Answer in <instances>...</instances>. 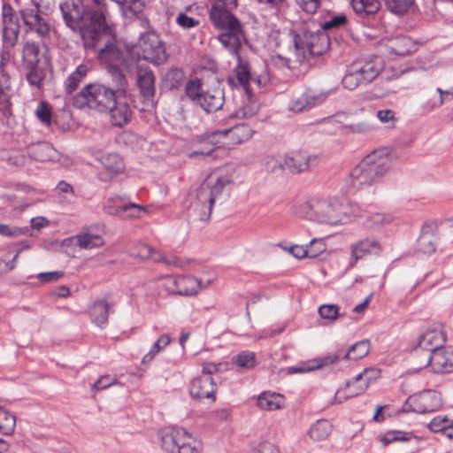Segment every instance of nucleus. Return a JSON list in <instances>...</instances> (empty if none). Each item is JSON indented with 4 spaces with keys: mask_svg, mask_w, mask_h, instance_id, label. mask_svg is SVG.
Segmentation results:
<instances>
[{
    "mask_svg": "<svg viewBox=\"0 0 453 453\" xmlns=\"http://www.w3.org/2000/svg\"><path fill=\"white\" fill-rule=\"evenodd\" d=\"M435 236L430 232L423 231L418 238V248L426 254H430L435 250Z\"/></svg>",
    "mask_w": 453,
    "mask_h": 453,
    "instance_id": "5fc2aeb1",
    "label": "nucleus"
},
{
    "mask_svg": "<svg viewBox=\"0 0 453 453\" xmlns=\"http://www.w3.org/2000/svg\"><path fill=\"white\" fill-rule=\"evenodd\" d=\"M314 24L303 28L294 37V50L281 57L288 66L301 63L308 55L319 56L326 52L329 47V38L322 31H319Z\"/></svg>",
    "mask_w": 453,
    "mask_h": 453,
    "instance_id": "7ed1b4c3",
    "label": "nucleus"
},
{
    "mask_svg": "<svg viewBox=\"0 0 453 453\" xmlns=\"http://www.w3.org/2000/svg\"><path fill=\"white\" fill-rule=\"evenodd\" d=\"M342 82L343 87L349 90H353L360 85H365L361 78L358 76V73L353 69L352 66L349 67V70L343 77Z\"/></svg>",
    "mask_w": 453,
    "mask_h": 453,
    "instance_id": "052dcab7",
    "label": "nucleus"
},
{
    "mask_svg": "<svg viewBox=\"0 0 453 453\" xmlns=\"http://www.w3.org/2000/svg\"><path fill=\"white\" fill-rule=\"evenodd\" d=\"M97 159L107 172L105 176L101 177L104 181H107L117 174L121 173L125 169L124 161L117 153H104Z\"/></svg>",
    "mask_w": 453,
    "mask_h": 453,
    "instance_id": "b1692460",
    "label": "nucleus"
},
{
    "mask_svg": "<svg viewBox=\"0 0 453 453\" xmlns=\"http://www.w3.org/2000/svg\"><path fill=\"white\" fill-rule=\"evenodd\" d=\"M0 234L10 238H16L20 235L27 234L32 236V234L30 233V228L27 226L19 227L16 226L5 224H0Z\"/></svg>",
    "mask_w": 453,
    "mask_h": 453,
    "instance_id": "864d4df0",
    "label": "nucleus"
},
{
    "mask_svg": "<svg viewBox=\"0 0 453 453\" xmlns=\"http://www.w3.org/2000/svg\"><path fill=\"white\" fill-rule=\"evenodd\" d=\"M270 81V76L266 72L259 74L254 73H250V68L248 63L242 62L239 58L238 65L234 69V76L229 78V82L234 86L242 88L246 95H249L250 90V84L255 83L258 88L265 87Z\"/></svg>",
    "mask_w": 453,
    "mask_h": 453,
    "instance_id": "9b49d317",
    "label": "nucleus"
},
{
    "mask_svg": "<svg viewBox=\"0 0 453 453\" xmlns=\"http://www.w3.org/2000/svg\"><path fill=\"white\" fill-rule=\"evenodd\" d=\"M446 339L447 335L442 325L434 324L430 326L419 335L415 355L418 356L421 352H424V356L426 353H434L442 349Z\"/></svg>",
    "mask_w": 453,
    "mask_h": 453,
    "instance_id": "f8f14e48",
    "label": "nucleus"
},
{
    "mask_svg": "<svg viewBox=\"0 0 453 453\" xmlns=\"http://www.w3.org/2000/svg\"><path fill=\"white\" fill-rule=\"evenodd\" d=\"M449 423L450 421L447 417L438 416L430 421L428 424V428L434 433L443 431L446 434Z\"/></svg>",
    "mask_w": 453,
    "mask_h": 453,
    "instance_id": "69168bd1",
    "label": "nucleus"
},
{
    "mask_svg": "<svg viewBox=\"0 0 453 453\" xmlns=\"http://www.w3.org/2000/svg\"><path fill=\"white\" fill-rule=\"evenodd\" d=\"M215 383L210 376L199 375L190 382L189 394L195 399L215 400Z\"/></svg>",
    "mask_w": 453,
    "mask_h": 453,
    "instance_id": "4be33fe9",
    "label": "nucleus"
},
{
    "mask_svg": "<svg viewBox=\"0 0 453 453\" xmlns=\"http://www.w3.org/2000/svg\"><path fill=\"white\" fill-rule=\"evenodd\" d=\"M365 84L372 81L380 73L381 65L378 58L367 61H359L351 65Z\"/></svg>",
    "mask_w": 453,
    "mask_h": 453,
    "instance_id": "393cba45",
    "label": "nucleus"
},
{
    "mask_svg": "<svg viewBox=\"0 0 453 453\" xmlns=\"http://www.w3.org/2000/svg\"><path fill=\"white\" fill-rule=\"evenodd\" d=\"M318 311L321 319L330 323H334L342 317V314L340 313V307L336 304H322L319 307Z\"/></svg>",
    "mask_w": 453,
    "mask_h": 453,
    "instance_id": "8fccbe9b",
    "label": "nucleus"
},
{
    "mask_svg": "<svg viewBox=\"0 0 453 453\" xmlns=\"http://www.w3.org/2000/svg\"><path fill=\"white\" fill-rule=\"evenodd\" d=\"M234 177L233 168L221 167L210 173L200 185L191 203V210L198 220L207 221L210 219L214 203L230 193Z\"/></svg>",
    "mask_w": 453,
    "mask_h": 453,
    "instance_id": "f257e3e1",
    "label": "nucleus"
},
{
    "mask_svg": "<svg viewBox=\"0 0 453 453\" xmlns=\"http://www.w3.org/2000/svg\"><path fill=\"white\" fill-rule=\"evenodd\" d=\"M214 134L228 136L233 143L239 144L250 140L253 135V130L247 124L241 123L230 128L217 131Z\"/></svg>",
    "mask_w": 453,
    "mask_h": 453,
    "instance_id": "cd10ccee",
    "label": "nucleus"
},
{
    "mask_svg": "<svg viewBox=\"0 0 453 453\" xmlns=\"http://www.w3.org/2000/svg\"><path fill=\"white\" fill-rule=\"evenodd\" d=\"M40 47L35 42L27 41L23 45L22 60L27 70V80L32 86L40 87L45 78V71L40 66Z\"/></svg>",
    "mask_w": 453,
    "mask_h": 453,
    "instance_id": "1a4fd4ad",
    "label": "nucleus"
},
{
    "mask_svg": "<svg viewBox=\"0 0 453 453\" xmlns=\"http://www.w3.org/2000/svg\"><path fill=\"white\" fill-rule=\"evenodd\" d=\"M376 117L388 129L395 128L398 121L395 112L390 109L379 110L376 113Z\"/></svg>",
    "mask_w": 453,
    "mask_h": 453,
    "instance_id": "603ef678",
    "label": "nucleus"
},
{
    "mask_svg": "<svg viewBox=\"0 0 453 453\" xmlns=\"http://www.w3.org/2000/svg\"><path fill=\"white\" fill-rule=\"evenodd\" d=\"M99 56L101 59L110 62L111 66H115L122 60V51L114 44H109L100 49Z\"/></svg>",
    "mask_w": 453,
    "mask_h": 453,
    "instance_id": "37998d69",
    "label": "nucleus"
},
{
    "mask_svg": "<svg viewBox=\"0 0 453 453\" xmlns=\"http://www.w3.org/2000/svg\"><path fill=\"white\" fill-rule=\"evenodd\" d=\"M285 168L293 173L308 171L317 163V157L305 150H293L283 157Z\"/></svg>",
    "mask_w": 453,
    "mask_h": 453,
    "instance_id": "a211bd4d",
    "label": "nucleus"
},
{
    "mask_svg": "<svg viewBox=\"0 0 453 453\" xmlns=\"http://www.w3.org/2000/svg\"><path fill=\"white\" fill-rule=\"evenodd\" d=\"M307 247L309 258H317L326 250V245L323 239H312Z\"/></svg>",
    "mask_w": 453,
    "mask_h": 453,
    "instance_id": "e2e57ef3",
    "label": "nucleus"
},
{
    "mask_svg": "<svg viewBox=\"0 0 453 453\" xmlns=\"http://www.w3.org/2000/svg\"><path fill=\"white\" fill-rule=\"evenodd\" d=\"M115 85L114 92L119 97H126L127 81L125 75L116 66H111L109 70Z\"/></svg>",
    "mask_w": 453,
    "mask_h": 453,
    "instance_id": "79ce46f5",
    "label": "nucleus"
},
{
    "mask_svg": "<svg viewBox=\"0 0 453 453\" xmlns=\"http://www.w3.org/2000/svg\"><path fill=\"white\" fill-rule=\"evenodd\" d=\"M354 12L361 16L376 13L380 8L379 0H351Z\"/></svg>",
    "mask_w": 453,
    "mask_h": 453,
    "instance_id": "e433bc0d",
    "label": "nucleus"
},
{
    "mask_svg": "<svg viewBox=\"0 0 453 453\" xmlns=\"http://www.w3.org/2000/svg\"><path fill=\"white\" fill-rule=\"evenodd\" d=\"M383 248L375 237H365L351 245L350 266H354L358 259L367 255L379 256Z\"/></svg>",
    "mask_w": 453,
    "mask_h": 453,
    "instance_id": "6ab92c4d",
    "label": "nucleus"
},
{
    "mask_svg": "<svg viewBox=\"0 0 453 453\" xmlns=\"http://www.w3.org/2000/svg\"><path fill=\"white\" fill-rule=\"evenodd\" d=\"M388 167V157L382 152L373 151L351 170L349 177L354 186L370 185L385 175Z\"/></svg>",
    "mask_w": 453,
    "mask_h": 453,
    "instance_id": "39448f33",
    "label": "nucleus"
},
{
    "mask_svg": "<svg viewBox=\"0 0 453 453\" xmlns=\"http://www.w3.org/2000/svg\"><path fill=\"white\" fill-rule=\"evenodd\" d=\"M411 437L412 434L411 433L403 431H389L384 435L380 436V441L384 446H387L393 441H409Z\"/></svg>",
    "mask_w": 453,
    "mask_h": 453,
    "instance_id": "13d9d810",
    "label": "nucleus"
},
{
    "mask_svg": "<svg viewBox=\"0 0 453 453\" xmlns=\"http://www.w3.org/2000/svg\"><path fill=\"white\" fill-rule=\"evenodd\" d=\"M387 50L397 56H405L415 50L414 42L407 36H395L384 43Z\"/></svg>",
    "mask_w": 453,
    "mask_h": 453,
    "instance_id": "bb28decb",
    "label": "nucleus"
},
{
    "mask_svg": "<svg viewBox=\"0 0 453 453\" xmlns=\"http://www.w3.org/2000/svg\"><path fill=\"white\" fill-rule=\"evenodd\" d=\"M155 81V75L149 67L137 66L136 84L140 94L145 100L152 101L156 90Z\"/></svg>",
    "mask_w": 453,
    "mask_h": 453,
    "instance_id": "5701e85b",
    "label": "nucleus"
},
{
    "mask_svg": "<svg viewBox=\"0 0 453 453\" xmlns=\"http://www.w3.org/2000/svg\"><path fill=\"white\" fill-rule=\"evenodd\" d=\"M19 13L27 32H33L41 38H46L50 33L49 22L34 8H21Z\"/></svg>",
    "mask_w": 453,
    "mask_h": 453,
    "instance_id": "f3484780",
    "label": "nucleus"
},
{
    "mask_svg": "<svg viewBox=\"0 0 453 453\" xmlns=\"http://www.w3.org/2000/svg\"><path fill=\"white\" fill-rule=\"evenodd\" d=\"M436 91L439 94L438 100L430 99L426 103L427 107L431 110L438 108L445 103L451 102L453 100V88L450 89H442L438 88Z\"/></svg>",
    "mask_w": 453,
    "mask_h": 453,
    "instance_id": "6e6d98bb",
    "label": "nucleus"
},
{
    "mask_svg": "<svg viewBox=\"0 0 453 453\" xmlns=\"http://www.w3.org/2000/svg\"><path fill=\"white\" fill-rule=\"evenodd\" d=\"M117 99L115 105H112L108 111H110L111 123L114 126L122 127L129 121L131 111L126 97Z\"/></svg>",
    "mask_w": 453,
    "mask_h": 453,
    "instance_id": "c756f323",
    "label": "nucleus"
},
{
    "mask_svg": "<svg viewBox=\"0 0 453 453\" xmlns=\"http://www.w3.org/2000/svg\"><path fill=\"white\" fill-rule=\"evenodd\" d=\"M35 115L44 126L50 127L51 125L52 110L51 106L48 103L44 101L39 102L36 109L35 110Z\"/></svg>",
    "mask_w": 453,
    "mask_h": 453,
    "instance_id": "09e8293b",
    "label": "nucleus"
},
{
    "mask_svg": "<svg viewBox=\"0 0 453 453\" xmlns=\"http://www.w3.org/2000/svg\"><path fill=\"white\" fill-rule=\"evenodd\" d=\"M224 92L219 88L203 92L199 105L206 112H213L219 110L224 104Z\"/></svg>",
    "mask_w": 453,
    "mask_h": 453,
    "instance_id": "c85d7f7f",
    "label": "nucleus"
},
{
    "mask_svg": "<svg viewBox=\"0 0 453 453\" xmlns=\"http://www.w3.org/2000/svg\"><path fill=\"white\" fill-rule=\"evenodd\" d=\"M301 10L308 14H314L320 6V0H295Z\"/></svg>",
    "mask_w": 453,
    "mask_h": 453,
    "instance_id": "774afa93",
    "label": "nucleus"
},
{
    "mask_svg": "<svg viewBox=\"0 0 453 453\" xmlns=\"http://www.w3.org/2000/svg\"><path fill=\"white\" fill-rule=\"evenodd\" d=\"M441 406V395L434 390H425L411 395L405 403V411L417 413L435 411Z\"/></svg>",
    "mask_w": 453,
    "mask_h": 453,
    "instance_id": "2eb2a0df",
    "label": "nucleus"
},
{
    "mask_svg": "<svg viewBox=\"0 0 453 453\" xmlns=\"http://www.w3.org/2000/svg\"><path fill=\"white\" fill-rule=\"evenodd\" d=\"M307 108H309L308 98H306L304 94L297 98L292 99L288 103V110L295 113L301 112Z\"/></svg>",
    "mask_w": 453,
    "mask_h": 453,
    "instance_id": "338daca9",
    "label": "nucleus"
},
{
    "mask_svg": "<svg viewBox=\"0 0 453 453\" xmlns=\"http://www.w3.org/2000/svg\"><path fill=\"white\" fill-rule=\"evenodd\" d=\"M28 154L35 160L40 162L58 160V153L49 142H42L31 144Z\"/></svg>",
    "mask_w": 453,
    "mask_h": 453,
    "instance_id": "a878e982",
    "label": "nucleus"
},
{
    "mask_svg": "<svg viewBox=\"0 0 453 453\" xmlns=\"http://www.w3.org/2000/svg\"><path fill=\"white\" fill-rule=\"evenodd\" d=\"M332 432V425L328 420L320 419L314 423L310 430L309 434L312 440H326Z\"/></svg>",
    "mask_w": 453,
    "mask_h": 453,
    "instance_id": "4c0bfd02",
    "label": "nucleus"
},
{
    "mask_svg": "<svg viewBox=\"0 0 453 453\" xmlns=\"http://www.w3.org/2000/svg\"><path fill=\"white\" fill-rule=\"evenodd\" d=\"M201 282L191 276H180L175 279H167L165 287L172 293L181 296H193L201 289Z\"/></svg>",
    "mask_w": 453,
    "mask_h": 453,
    "instance_id": "412c9836",
    "label": "nucleus"
},
{
    "mask_svg": "<svg viewBox=\"0 0 453 453\" xmlns=\"http://www.w3.org/2000/svg\"><path fill=\"white\" fill-rule=\"evenodd\" d=\"M3 41L5 48L16 45L19 35V20L14 8L8 3L2 7Z\"/></svg>",
    "mask_w": 453,
    "mask_h": 453,
    "instance_id": "dca6fc26",
    "label": "nucleus"
},
{
    "mask_svg": "<svg viewBox=\"0 0 453 453\" xmlns=\"http://www.w3.org/2000/svg\"><path fill=\"white\" fill-rule=\"evenodd\" d=\"M418 369L430 366L435 373L453 372V352L442 348L435 352L426 353L421 358L416 360Z\"/></svg>",
    "mask_w": 453,
    "mask_h": 453,
    "instance_id": "4468645a",
    "label": "nucleus"
},
{
    "mask_svg": "<svg viewBox=\"0 0 453 453\" xmlns=\"http://www.w3.org/2000/svg\"><path fill=\"white\" fill-rule=\"evenodd\" d=\"M89 67L87 64H81L77 66L76 70L69 75L66 80L65 91L72 94L78 87L80 82L87 75Z\"/></svg>",
    "mask_w": 453,
    "mask_h": 453,
    "instance_id": "58836bf2",
    "label": "nucleus"
},
{
    "mask_svg": "<svg viewBox=\"0 0 453 453\" xmlns=\"http://www.w3.org/2000/svg\"><path fill=\"white\" fill-rule=\"evenodd\" d=\"M172 342V338L168 334H162L157 339V341L152 345L150 351L142 357V364L150 363L155 357L162 351L165 347H167Z\"/></svg>",
    "mask_w": 453,
    "mask_h": 453,
    "instance_id": "ea45409f",
    "label": "nucleus"
},
{
    "mask_svg": "<svg viewBox=\"0 0 453 453\" xmlns=\"http://www.w3.org/2000/svg\"><path fill=\"white\" fill-rule=\"evenodd\" d=\"M210 17L214 26L219 30V41L230 53L237 54L244 40V33L240 21L219 4L212 6Z\"/></svg>",
    "mask_w": 453,
    "mask_h": 453,
    "instance_id": "20e7f679",
    "label": "nucleus"
},
{
    "mask_svg": "<svg viewBox=\"0 0 453 453\" xmlns=\"http://www.w3.org/2000/svg\"><path fill=\"white\" fill-rule=\"evenodd\" d=\"M87 15L88 20L79 27L84 47L94 49L106 36L105 15L104 10L100 8L88 12Z\"/></svg>",
    "mask_w": 453,
    "mask_h": 453,
    "instance_id": "6e6552de",
    "label": "nucleus"
},
{
    "mask_svg": "<svg viewBox=\"0 0 453 453\" xmlns=\"http://www.w3.org/2000/svg\"><path fill=\"white\" fill-rule=\"evenodd\" d=\"M16 426V417L0 403V434L10 435Z\"/></svg>",
    "mask_w": 453,
    "mask_h": 453,
    "instance_id": "a19ab883",
    "label": "nucleus"
},
{
    "mask_svg": "<svg viewBox=\"0 0 453 453\" xmlns=\"http://www.w3.org/2000/svg\"><path fill=\"white\" fill-rule=\"evenodd\" d=\"M185 92L190 100L198 104H200L203 93L201 92V85L198 81H188L186 85Z\"/></svg>",
    "mask_w": 453,
    "mask_h": 453,
    "instance_id": "680f3d73",
    "label": "nucleus"
},
{
    "mask_svg": "<svg viewBox=\"0 0 453 453\" xmlns=\"http://www.w3.org/2000/svg\"><path fill=\"white\" fill-rule=\"evenodd\" d=\"M234 364L244 369H251L256 365V355L254 352L245 351L234 357Z\"/></svg>",
    "mask_w": 453,
    "mask_h": 453,
    "instance_id": "4d7b16f0",
    "label": "nucleus"
},
{
    "mask_svg": "<svg viewBox=\"0 0 453 453\" xmlns=\"http://www.w3.org/2000/svg\"><path fill=\"white\" fill-rule=\"evenodd\" d=\"M128 210H135L138 212L143 211L147 212L149 211V207L142 206L136 203H130L128 204L123 206H113L111 204L104 205V211L109 215L121 216L123 212L127 211Z\"/></svg>",
    "mask_w": 453,
    "mask_h": 453,
    "instance_id": "a18cd8bd",
    "label": "nucleus"
},
{
    "mask_svg": "<svg viewBox=\"0 0 453 453\" xmlns=\"http://www.w3.org/2000/svg\"><path fill=\"white\" fill-rule=\"evenodd\" d=\"M373 129V125L366 119L350 125L342 126V132L343 134H366Z\"/></svg>",
    "mask_w": 453,
    "mask_h": 453,
    "instance_id": "3c124183",
    "label": "nucleus"
},
{
    "mask_svg": "<svg viewBox=\"0 0 453 453\" xmlns=\"http://www.w3.org/2000/svg\"><path fill=\"white\" fill-rule=\"evenodd\" d=\"M298 217L328 226L345 223L349 216L343 211L342 203L332 198L312 197L295 205Z\"/></svg>",
    "mask_w": 453,
    "mask_h": 453,
    "instance_id": "f03ea898",
    "label": "nucleus"
},
{
    "mask_svg": "<svg viewBox=\"0 0 453 453\" xmlns=\"http://www.w3.org/2000/svg\"><path fill=\"white\" fill-rule=\"evenodd\" d=\"M138 47L142 50V57L144 60L155 65H160L166 60V53L162 41L153 32L141 35Z\"/></svg>",
    "mask_w": 453,
    "mask_h": 453,
    "instance_id": "ddd939ff",
    "label": "nucleus"
},
{
    "mask_svg": "<svg viewBox=\"0 0 453 453\" xmlns=\"http://www.w3.org/2000/svg\"><path fill=\"white\" fill-rule=\"evenodd\" d=\"M76 245L84 250H92L104 246V238L96 234L84 232L73 237Z\"/></svg>",
    "mask_w": 453,
    "mask_h": 453,
    "instance_id": "f704fd0d",
    "label": "nucleus"
},
{
    "mask_svg": "<svg viewBox=\"0 0 453 453\" xmlns=\"http://www.w3.org/2000/svg\"><path fill=\"white\" fill-rule=\"evenodd\" d=\"M370 350V342L367 340L360 341L355 343L348 353L345 355L346 358L357 360L365 357Z\"/></svg>",
    "mask_w": 453,
    "mask_h": 453,
    "instance_id": "de8ad7c7",
    "label": "nucleus"
},
{
    "mask_svg": "<svg viewBox=\"0 0 453 453\" xmlns=\"http://www.w3.org/2000/svg\"><path fill=\"white\" fill-rule=\"evenodd\" d=\"M248 103L242 106L238 111L233 113L231 118H250L258 111V104L251 96V92L246 95Z\"/></svg>",
    "mask_w": 453,
    "mask_h": 453,
    "instance_id": "c03bdc74",
    "label": "nucleus"
},
{
    "mask_svg": "<svg viewBox=\"0 0 453 453\" xmlns=\"http://www.w3.org/2000/svg\"><path fill=\"white\" fill-rule=\"evenodd\" d=\"M153 252L154 249L145 243L134 244L128 250V254L131 257L141 259H149Z\"/></svg>",
    "mask_w": 453,
    "mask_h": 453,
    "instance_id": "bf43d9fd",
    "label": "nucleus"
},
{
    "mask_svg": "<svg viewBox=\"0 0 453 453\" xmlns=\"http://www.w3.org/2000/svg\"><path fill=\"white\" fill-rule=\"evenodd\" d=\"M111 304L104 299L96 300L89 309V316L94 324L103 328L108 322Z\"/></svg>",
    "mask_w": 453,
    "mask_h": 453,
    "instance_id": "7c9ffc66",
    "label": "nucleus"
},
{
    "mask_svg": "<svg viewBox=\"0 0 453 453\" xmlns=\"http://www.w3.org/2000/svg\"><path fill=\"white\" fill-rule=\"evenodd\" d=\"M119 96L113 88L103 84H88L73 97V105L82 109L85 107L98 111H107L109 108L115 105Z\"/></svg>",
    "mask_w": 453,
    "mask_h": 453,
    "instance_id": "423d86ee",
    "label": "nucleus"
},
{
    "mask_svg": "<svg viewBox=\"0 0 453 453\" xmlns=\"http://www.w3.org/2000/svg\"><path fill=\"white\" fill-rule=\"evenodd\" d=\"M394 217L390 213L373 211L369 212L363 220V226L368 230H380L390 225Z\"/></svg>",
    "mask_w": 453,
    "mask_h": 453,
    "instance_id": "2f4dec72",
    "label": "nucleus"
},
{
    "mask_svg": "<svg viewBox=\"0 0 453 453\" xmlns=\"http://www.w3.org/2000/svg\"><path fill=\"white\" fill-rule=\"evenodd\" d=\"M257 405L264 411H276L284 407L285 399L280 394L263 392L257 398Z\"/></svg>",
    "mask_w": 453,
    "mask_h": 453,
    "instance_id": "473e14b6",
    "label": "nucleus"
},
{
    "mask_svg": "<svg viewBox=\"0 0 453 453\" xmlns=\"http://www.w3.org/2000/svg\"><path fill=\"white\" fill-rule=\"evenodd\" d=\"M338 358H339V357L337 355H330V356L325 357L324 358H322L320 360L315 361L317 363L315 365L311 366L308 365H300L297 366L287 367L285 369V371L288 374H293V373H297V372H306L313 371L315 369L321 368L325 365L334 364L338 360Z\"/></svg>",
    "mask_w": 453,
    "mask_h": 453,
    "instance_id": "c9c22d12",
    "label": "nucleus"
},
{
    "mask_svg": "<svg viewBox=\"0 0 453 453\" xmlns=\"http://www.w3.org/2000/svg\"><path fill=\"white\" fill-rule=\"evenodd\" d=\"M387 8L396 15H403L413 6L414 0H384Z\"/></svg>",
    "mask_w": 453,
    "mask_h": 453,
    "instance_id": "49530a36",
    "label": "nucleus"
},
{
    "mask_svg": "<svg viewBox=\"0 0 453 453\" xmlns=\"http://www.w3.org/2000/svg\"><path fill=\"white\" fill-rule=\"evenodd\" d=\"M380 370L375 368H365L362 372L346 383L344 388L339 389L334 396L336 403L343 401L363 394L369 387L370 383L380 377Z\"/></svg>",
    "mask_w": 453,
    "mask_h": 453,
    "instance_id": "9d476101",
    "label": "nucleus"
},
{
    "mask_svg": "<svg viewBox=\"0 0 453 453\" xmlns=\"http://www.w3.org/2000/svg\"><path fill=\"white\" fill-rule=\"evenodd\" d=\"M200 145L201 146L199 148L189 152L188 157L190 158L211 156L213 152L217 150V147L213 143L209 142H202Z\"/></svg>",
    "mask_w": 453,
    "mask_h": 453,
    "instance_id": "0e129e2a",
    "label": "nucleus"
},
{
    "mask_svg": "<svg viewBox=\"0 0 453 453\" xmlns=\"http://www.w3.org/2000/svg\"><path fill=\"white\" fill-rule=\"evenodd\" d=\"M60 10L65 24L73 30L80 27V22L87 20L88 16L84 14L81 0H66L60 5Z\"/></svg>",
    "mask_w": 453,
    "mask_h": 453,
    "instance_id": "aec40b11",
    "label": "nucleus"
},
{
    "mask_svg": "<svg viewBox=\"0 0 453 453\" xmlns=\"http://www.w3.org/2000/svg\"><path fill=\"white\" fill-rule=\"evenodd\" d=\"M10 60V55L7 51L0 52V102H5L6 94L11 95V78L5 72L4 66Z\"/></svg>",
    "mask_w": 453,
    "mask_h": 453,
    "instance_id": "72a5a7b5",
    "label": "nucleus"
},
{
    "mask_svg": "<svg viewBox=\"0 0 453 453\" xmlns=\"http://www.w3.org/2000/svg\"><path fill=\"white\" fill-rule=\"evenodd\" d=\"M159 437L161 447L167 453H199V442L183 427H165Z\"/></svg>",
    "mask_w": 453,
    "mask_h": 453,
    "instance_id": "0eeeda50",
    "label": "nucleus"
}]
</instances>
